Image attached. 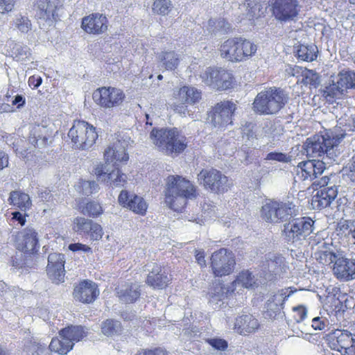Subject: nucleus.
<instances>
[{"mask_svg": "<svg viewBox=\"0 0 355 355\" xmlns=\"http://www.w3.org/2000/svg\"><path fill=\"white\" fill-rule=\"evenodd\" d=\"M164 202L175 211H181L189 200L197 196L196 187L180 175H169L166 178Z\"/></svg>", "mask_w": 355, "mask_h": 355, "instance_id": "nucleus-1", "label": "nucleus"}, {"mask_svg": "<svg viewBox=\"0 0 355 355\" xmlns=\"http://www.w3.org/2000/svg\"><path fill=\"white\" fill-rule=\"evenodd\" d=\"M340 138H336L333 132L327 130L324 135H315L308 138L304 144L306 155L310 157H321L324 156L329 159L335 160L339 152L338 146Z\"/></svg>", "mask_w": 355, "mask_h": 355, "instance_id": "nucleus-2", "label": "nucleus"}, {"mask_svg": "<svg viewBox=\"0 0 355 355\" xmlns=\"http://www.w3.org/2000/svg\"><path fill=\"white\" fill-rule=\"evenodd\" d=\"M288 100V95L282 89L270 87L257 94L252 108L254 112L259 114H275L285 106Z\"/></svg>", "mask_w": 355, "mask_h": 355, "instance_id": "nucleus-3", "label": "nucleus"}, {"mask_svg": "<svg viewBox=\"0 0 355 355\" xmlns=\"http://www.w3.org/2000/svg\"><path fill=\"white\" fill-rule=\"evenodd\" d=\"M150 137L158 150L167 155L179 154L187 147L186 137L176 128H154Z\"/></svg>", "mask_w": 355, "mask_h": 355, "instance_id": "nucleus-4", "label": "nucleus"}, {"mask_svg": "<svg viewBox=\"0 0 355 355\" xmlns=\"http://www.w3.org/2000/svg\"><path fill=\"white\" fill-rule=\"evenodd\" d=\"M219 50L223 58L237 62L252 57L257 51V46L244 37H235L225 40Z\"/></svg>", "mask_w": 355, "mask_h": 355, "instance_id": "nucleus-5", "label": "nucleus"}, {"mask_svg": "<svg viewBox=\"0 0 355 355\" xmlns=\"http://www.w3.org/2000/svg\"><path fill=\"white\" fill-rule=\"evenodd\" d=\"M315 221L310 217L293 218L284 224L282 231L284 239L288 243L297 245L313 232Z\"/></svg>", "mask_w": 355, "mask_h": 355, "instance_id": "nucleus-6", "label": "nucleus"}, {"mask_svg": "<svg viewBox=\"0 0 355 355\" xmlns=\"http://www.w3.org/2000/svg\"><path fill=\"white\" fill-rule=\"evenodd\" d=\"M68 136L73 146L80 150L91 148L98 138L96 128L85 121H75Z\"/></svg>", "mask_w": 355, "mask_h": 355, "instance_id": "nucleus-7", "label": "nucleus"}, {"mask_svg": "<svg viewBox=\"0 0 355 355\" xmlns=\"http://www.w3.org/2000/svg\"><path fill=\"white\" fill-rule=\"evenodd\" d=\"M329 180V178L325 175L320 180L313 182V187H319L318 189L316 188L317 191L311 198V204L313 209L321 210L330 207L337 197V187L331 184Z\"/></svg>", "mask_w": 355, "mask_h": 355, "instance_id": "nucleus-8", "label": "nucleus"}, {"mask_svg": "<svg viewBox=\"0 0 355 355\" xmlns=\"http://www.w3.org/2000/svg\"><path fill=\"white\" fill-rule=\"evenodd\" d=\"M295 211V205L293 202L270 201L262 207L261 215L266 222L277 223L289 219Z\"/></svg>", "mask_w": 355, "mask_h": 355, "instance_id": "nucleus-9", "label": "nucleus"}, {"mask_svg": "<svg viewBox=\"0 0 355 355\" xmlns=\"http://www.w3.org/2000/svg\"><path fill=\"white\" fill-rule=\"evenodd\" d=\"M198 180L206 189L215 193L227 192L232 186L228 178L215 168L202 169L198 175Z\"/></svg>", "mask_w": 355, "mask_h": 355, "instance_id": "nucleus-10", "label": "nucleus"}, {"mask_svg": "<svg viewBox=\"0 0 355 355\" xmlns=\"http://www.w3.org/2000/svg\"><path fill=\"white\" fill-rule=\"evenodd\" d=\"M270 6L272 16L282 24L295 21L301 10L299 0H271Z\"/></svg>", "mask_w": 355, "mask_h": 355, "instance_id": "nucleus-11", "label": "nucleus"}, {"mask_svg": "<svg viewBox=\"0 0 355 355\" xmlns=\"http://www.w3.org/2000/svg\"><path fill=\"white\" fill-rule=\"evenodd\" d=\"M236 110V105L232 101H224L218 103L208 114L210 123L218 130H223L232 124V116Z\"/></svg>", "mask_w": 355, "mask_h": 355, "instance_id": "nucleus-12", "label": "nucleus"}, {"mask_svg": "<svg viewBox=\"0 0 355 355\" xmlns=\"http://www.w3.org/2000/svg\"><path fill=\"white\" fill-rule=\"evenodd\" d=\"M200 77L207 85L218 90L230 88L234 79L232 73L223 68H207Z\"/></svg>", "mask_w": 355, "mask_h": 355, "instance_id": "nucleus-13", "label": "nucleus"}, {"mask_svg": "<svg viewBox=\"0 0 355 355\" xmlns=\"http://www.w3.org/2000/svg\"><path fill=\"white\" fill-rule=\"evenodd\" d=\"M262 268L265 272V279L272 281L282 277L287 272L288 266L281 254L270 252L265 255Z\"/></svg>", "mask_w": 355, "mask_h": 355, "instance_id": "nucleus-14", "label": "nucleus"}, {"mask_svg": "<svg viewBox=\"0 0 355 355\" xmlns=\"http://www.w3.org/2000/svg\"><path fill=\"white\" fill-rule=\"evenodd\" d=\"M235 259L231 251L225 248L214 252L211 257V266L214 274L218 277L228 275L234 270Z\"/></svg>", "mask_w": 355, "mask_h": 355, "instance_id": "nucleus-15", "label": "nucleus"}, {"mask_svg": "<svg viewBox=\"0 0 355 355\" xmlns=\"http://www.w3.org/2000/svg\"><path fill=\"white\" fill-rule=\"evenodd\" d=\"M125 94L120 89L112 87H103L93 94L94 101L105 108L119 106L123 101Z\"/></svg>", "mask_w": 355, "mask_h": 355, "instance_id": "nucleus-16", "label": "nucleus"}, {"mask_svg": "<svg viewBox=\"0 0 355 355\" xmlns=\"http://www.w3.org/2000/svg\"><path fill=\"white\" fill-rule=\"evenodd\" d=\"M325 169V164L322 160H308L301 162L295 168V181H313L317 180Z\"/></svg>", "mask_w": 355, "mask_h": 355, "instance_id": "nucleus-17", "label": "nucleus"}, {"mask_svg": "<svg viewBox=\"0 0 355 355\" xmlns=\"http://www.w3.org/2000/svg\"><path fill=\"white\" fill-rule=\"evenodd\" d=\"M15 243L17 248L24 253L33 254L40 248L38 233L32 227H27L19 232Z\"/></svg>", "mask_w": 355, "mask_h": 355, "instance_id": "nucleus-18", "label": "nucleus"}, {"mask_svg": "<svg viewBox=\"0 0 355 355\" xmlns=\"http://www.w3.org/2000/svg\"><path fill=\"white\" fill-rule=\"evenodd\" d=\"M73 230L80 235L89 236L94 241L101 239L103 234L99 224L84 217H76L74 219Z\"/></svg>", "mask_w": 355, "mask_h": 355, "instance_id": "nucleus-19", "label": "nucleus"}, {"mask_svg": "<svg viewBox=\"0 0 355 355\" xmlns=\"http://www.w3.org/2000/svg\"><path fill=\"white\" fill-rule=\"evenodd\" d=\"M118 202L122 207L141 216H144L148 209V205L142 197L130 193L125 190L121 191L118 197Z\"/></svg>", "mask_w": 355, "mask_h": 355, "instance_id": "nucleus-20", "label": "nucleus"}, {"mask_svg": "<svg viewBox=\"0 0 355 355\" xmlns=\"http://www.w3.org/2000/svg\"><path fill=\"white\" fill-rule=\"evenodd\" d=\"M64 255L60 253H51L48 257V265L46 266L47 275L53 282L57 284L64 282Z\"/></svg>", "mask_w": 355, "mask_h": 355, "instance_id": "nucleus-21", "label": "nucleus"}, {"mask_svg": "<svg viewBox=\"0 0 355 355\" xmlns=\"http://www.w3.org/2000/svg\"><path fill=\"white\" fill-rule=\"evenodd\" d=\"M334 276L341 282L355 279V259L348 258L342 254L336 266H333Z\"/></svg>", "mask_w": 355, "mask_h": 355, "instance_id": "nucleus-22", "label": "nucleus"}, {"mask_svg": "<svg viewBox=\"0 0 355 355\" xmlns=\"http://www.w3.org/2000/svg\"><path fill=\"white\" fill-rule=\"evenodd\" d=\"M354 335L348 330L335 329L327 335V340L329 347L339 352L341 355L345 354V350L349 347L354 340Z\"/></svg>", "mask_w": 355, "mask_h": 355, "instance_id": "nucleus-23", "label": "nucleus"}, {"mask_svg": "<svg viewBox=\"0 0 355 355\" xmlns=\"http://www.w3.org/2000/svg\"><path fill=\"white\" fill-rule=\"evenodd\" d=\"M99 295V290L96 283L91 280L80 282L74 288V298L83 303L93 302Z\"/></svg>", "mask_w": 355, "mask_h": 355, "instance_id": "nucleus-24", "label": "nucleus"}, {"mask_svg": "<svg viewBox=\"0 0 355 355\" xmlns=\"http://www.w3.org/2000/svg\"><path fill=\"white\" fill-rule=\"evenodd\" d=\"M107 17L99 13H93L82 20V28L87 33L99 35L107 30Z\"/></svg>", "mask_w": 355, "mask_h": 355, "instance_id": "nucleus-25", "label": "nucleus"}, {"mask_svg": "<svg viewBox=\"0 0 355 355\" xmlns=\"http://www.w3.org/2000/svg\"><path fill=\"white\" fill-rule=\"evenodd\" d=\"M343 252L336 249L333 244L323 241L319 243L317 251L315 252V259L322 264L336 266L337 260L341 257Z\"/></svg>", "mask_w": 355, "mask_h": 355, "instance_id": "nucleus-26", "label": "nucleus"}, {"mask_svg": "<svg viewBox=\"0 0 355 355\" xmlns=\"http://www.w3.org/2000/svg\"><path fill=\"white\" fill-rule=\"evenodd\" d=\"M60 6V0H37L36 15L39 19L51 24L56 20L57 10Z\"/></svg>", "mask_w": 355, "mask_h": 355, "instance_id": "nucleus-27", "label": "nucleus"}, {"mask_svg": "<svg viewBox=\"0 0 355 355\" xmlns=\"http://www.w3.org/2000/svg\"><path fill=\"white\" fill-rule=\"evenodd\" d=\"M128 141L125 139H118L116 141L105 150L104 156L107 162H113L114 166H117L118 162L125 163L128 159V154L125 153Z\"/></svg>", "mask_w": 355, "mask_h": 355, "instance_id": "nucleus-28", "label": "nucleus"}, {"mask_svg": "<svg viewBox=\"0 0 355 355\" xmlns=\"http://www.w3.org/2000/svg\"><path fill=\"white\" fill-rule=\"evenodd\" d=\"M170 281L171 277L168 276L165 270L162 269L161 266L154 264L148 275L146 284L153 288L162 289L167 286Z\"/></svg>", "mask_w": 355, "mask_h": 355, "instance_id": "nucleus-29", "label": "nucleus"}, {"mask_svg": "<svg viewBox=\"0 0 355 355\" xmlns=\"http://www.w3.org/2000/svg\"><path fill=\"white\" fill-rule=\"evenodd\" d=\"M259 327L258 320L252 314H243L236 318L234 330L241 335L256 331Z\"/></svg>", "mask_w": 355, "mask_h": 355, "instance_id": "nucleus-30", "label": "nucleus"}, {"mask_svg": "<svg viewBox=\"0 0 355 355\" xmlns=\"http://www.w3.org/2000/svg\"><path fill=\"white\" fill-rule=\"evenodd\" d=\"M117 294L121 301L127 304L134 303L141 295L140 285L137 282L127 283L117 288Z\"/></svg>", "mask_w": 355, "mask_h": 355, "instance_id": "nucleus-31", "label": "nucleus"}, {"mask_svg": "<svg viewBox=\"0 0 355 355\" xmlns=\"http://www.w3.org/2000/svg\"><path fill=\"white\" fill-rule=\"evenodd\" d=\"M233 291L234 288L232 286H226L220 283L213 284L208 293L209 303L216 309L220 306L218 303L227 297L229 293Z\"/></svg>", "mask_w": 355, "mask_h": 355, "instance_id": "nucleus-32", "label": "nucleus"}, {"mask_svg": "<svg viewBox=\"0 0 355 355\" xmlns=\"http://www.w3.org/2000/svg\"><path fill=\"white\" fill-rule=\"evenodd\" d=\"M204 34H216L217 33H228L231 31V24L223 18L210 19L205 26Z\"/></svg>", "mask_w": 355, "mask_h": 355, "instance_id": "nucleus-33", "label": "nucleus"}, {"mask_svg": "<svg viewBox=\"0 0 355 355\" xmlns=\"http://www.w3.org/2000/svg\"><path fill=\"white\" fill-rule=\"evenodd\" d=\"M8 200L10 205L17 207L23 211H26L32 206L30 196L21 191H13L10 192Z\"/></svg>", "mask_w": 355, "mask_h": 355, "instance_id": "nucleus-34", "label": "nucleus"}, {"mask_svg": "<svg viewBox=\"0 0 355 355\" xmlns=\"http://www.w3.org/2000/svg\"><path fill=\"white\" fill-rule=\"evenodd\" d=\"M6 45L12 48V56L18 62H24L29 60L31 55V49L27 46L16 43L12 40H8Z\"/></svg>", "mask_w": 355, "mask_h": 355, "instance_id": "nucleus-35", "label": "nucleus"}, {"mask_svg": "<svg viewBox=\"0 0 355 355\" xmlns=\"http://www.w3.org/2000/svg\"><path fill=\"white\" fill-rule=\"evenodd\" d=\"M257 279L249 270L241 271L236 279L232 282V287L234 290L236 286H241L246 288H253L258 286Z\"/></svg>", "mask_w": 355, "mask_h": 355, "instance_id": "nucleus-36", "label": "nucleus"}, {"mask_svg": "<svg viewBox=\"0 0 355 355\" xmlns=\"http://www.w3.org/2000/svg\"><path fill=\"white\" fill-rule=\"evenodd\" d=\"M60 334L72 341L73 345L75 342H78L87 335V329L83 326H70L60 330Z\"/></svg>", "mask_w": 355, "mask_h": 355, "instance_id": "nucleus-37", "label": "nucleus"}, {"mask_svg": "<svg viewBox=\"0 0 355 355\" xmlns=\"http://www.w3.org/2000/svg\"><path fill=\"white\" fill-rule=\"evenodd\" d=\"M59 338H53L49 346L51 351H54L60 354H67L71 349H72L73 345L72 341L69 340L64 336H62L59 332Z\"/></svg>", "mask_w": 355, "mask_h": 355, "instance_id": "nucleus-38", "label": "nucleus"}, {"mask_svg": "<svg viewBox=\"0 0 355 355\" xmlns=\"http://www.w3.org/2000/svg\"><path fill=\"white\" fill-rule=\"evenodd\" d=\"M350 119H352V115L348 116L345 114V116H341L338 120V124L334 130H329V132H333L334 134L336 135V138H340L339 144L347 132H353L352 123V121H349Z\"/></svg>", "mask_w": 355, "mask_h": 355, "instance_id": "nucleus-39", "label": "nucleus"}, {"mask_svg": "<svg viewBox=\"0 0 355 355\" xmlns=\"http://www.w3.org/2000/svg\"><path fill=\"white\" fill-rule=\"evenodd\" d=\"M3 138L8 146L12 147L17 156L22 159L29 160L30 157L32 156L31 151H28V149L19 147V143L24 142L22 139L10 134H6L3 136Z\"/></svg>", "mask_w": 355, "mask_h": 355, "instance_id": "nucleus-40", "label": "nucleus"}, {"mask_svg": "<svg viewBox=\"0 0 355 355\" xmlns=\"http://www.w3.org/2000/svg\"><path fill=\"white\" fill-rule=\"evenodd\" d=\"M336 83L345 94L349 89L355 88V73L343 70L338 74Z\"/></svg>", "mask_w": 355, "mask_h": 355, "instance_id": "nucleus-41", "label": "nucleus"}, {"mask_svg": "<svg viewBox=\"0 0 355 355\" xmlns=\"http://www.w3.org/2000/svg\"><path fill=\"white\" fill-rule=\"evenodd\" d=\"M178 96L182 102L193 104L201 98V92L194 87L184 86L180 89Z\"/></svg>", "mask_w": 355, "mask_h": 355, "instance_id": "nucleus-42", "label": "nucleus"}, {"mask_svg": "<svg viewBox=\"0 0 355 355\" xmlns=\"http://www.w3.org/2000/svg\"><path fill=\"white\" fill-rule=\"evenodd\" d=\"M101 331L107 337L120 335L123 331L121 322L117 320L107 319L101 324Z\"/></svg>", "mask_w": 355, "mask_h": 355, "instance_id": "nucleus-43", "label": "nucleus"}, {"mask_svg": "<svg viewBox=\"0 0 355 355\" xmlns=\"http://www.w3.org/2000/svg\"><path fill=\"white\" fill-rule=\"evenodd\" d=\"M166 70H174L179 64V55L175 51H162L158 56Z\"/></svg>", "mask_w": 355, "mask_h": 355, "instance_id": "nucleus-44", "label": "nucleus"}, {"mask_svg": "<svg viewBox=\"0 0 355 355\" xmlns=\"http://www.w3.org/2000/svg\"><path fill=\"white\" fill-rule=\"evenodd\" d=\"M295 289H292L291 287L285 288L279 290L277 293L271 295L267 300L268 302L279 305L281 308H284V302L291 296L295 292Z\"/></svg>", "mask_w": 355, "mask_h": 355, "instance_id": "nucleus-45", "label": "nucleus"}, {"mask_svg": "<svg viewBox=\"0 0 355 355\" xmlns=\"http://www.w3.org/2000/svg\"><path fill=\"white\" fill-rule=\"evenodd\" d=\"M317 46L314 44H300L297 51V55L300 59L304 61H313L317 58Z\"/></svg>", "mask_w": 355, "mask_h": 355, "instance_id": "nucleus-46", "label": "nucleus"}, {"mask_svg": "<svg viewBox=\"0 0 355 355\" xmlns=\"http://www.w3.org/2000/svg\"><path fill=\"white\" fill-rule=\"evenodd\" d=\"M107 183L114 187H119L123 185L126 182V175L122 173L118 167H115L114 169L110 172H107L105 176Z\"/></svg>", "mask_w": 355, "mask_h": 355, "instance_id": "nucleus-47", "label": "nucleus"}, {"mask_svg": "<svg viewBox=\"0 0 355 355\" xmlns=\"http://www.w3.org/2000/svg\"><path fill=\"white\" fill-rule=\"evenodd\" d=\"M338 84L333 81L332 84L325 87L322 92V96L329 102H333L335 98H340L345 94L344 92L340 89Z\"/></svg>", "mask_w": 355, "mask_h": 355, "instance_id": "nucleus-48", "label": "nucleus"}, {"mask_svg": "<svg viewBox=\"0 0 355 355\" xmlns=\"http://www.w3.org/2000/svg\"><path fill=\"white\" fill-rule=\"evenodd\" d=\"M40 128H35L30 134L28 141L35 148H43L46 146L48 138L46 136L42 135L40 133Z\"/></svg>", "mask_w": 355, "mask_h": 355, "instance_id": "nucleus-49", "label": "nucleus"}, {"mask_svg": "<svg viewBox=\"0 0 355 355\" xmlns=\"http://www.w3.org/2000/svg\"><path fill=\"white\" fill-rule=\"evenodd\" d=\"M103 208L100 203L95 201H90L83 207L81 212L84 215L92 218H96L103 214Z\"/></svg>", "mask_w": 355, "mask_h": 355, "instance_id": "nucleus-50", "label": "nucleus"}, {"mask_svg": "<svg viewBox=\"0 0 355 355\" xmlns=\"http://www.w3.org/2000/svg\"><path fill=\"white\" fill-rule=\"evenodd\" d=\"M302 82L304 85H309L315 88L320 83V76L313 70L304 69L302 71Z\"/></svg>", "mask_w": 355, "mask_h": 355, "instance_id": "nucleus-51", "label": "nucleus"}, {"mask_svg": "<svg viewBox=\"0 0 355 355\" xmlns=\"http://www.w3.org/2000/svg\"><path fill=\"white\" fill-rule=\"evenodd\" d=\"M51 353L46 344L34 342L26 347V355H51Z\"/></svg>", "mask_w": 355, "mask_h": 355, "instance_id": "nucleus-52", "label": "nucleus"}, {"mask_svg": "<svg viewBox=\"0 0 355 355\" xmlns=\"http://www.w3.org/2000/svg\"><path fill=\"white\" fill-rule=\"evenodd\" d=\"M172 7L170 0H156L153 5V10L158 15H166L168 14Z\"/></svg>", "mask_w": 355, "mask_h": 355, "instance_id": "nucleus-53", "label": "nucleus"}, {"mask_svg": "<svg viewBox=\"0 0 355 355\" xmlns=\"http://www.w3.org/2000/svg\"><path fill=\"white\" fill-rule=\"evenodd\" d=\"M265 309V317L267 318L275 319L284 315V313L282 312L283 308L268 301H266Z\"/></svg>", "mask_w": 355, "mask_h": 355, "instance_id": "nucleus-54", "label": "nucleus"}, {"mask_svg": "<svg viewBox=\"0 0 355 355\" xmlns=\"http://www.w3.org/2000/svg\"><path fill=\"white\" fill-rule=\"evenodd\" d=\"M244 6L248 10V15L250 18L258 17L261 11L260 0H245Z\"/></svg>", "mask_w": 355, "mask_h": 355, "instance_id": "nucleus-55", "label": "nucleus"}, {"mask_svg": "<svg viewBox=\"0 0 355 355\" xmlns=\"http://www.w3.org/2000/svg\"><path fill=\"white\" fill-rule=\"evenodd\" d=\"M265 159L268 161H277L282 163H289L292 161L293 156L290 154L274 151L268 153Z\"/></svg>", "mask_w": 355, "mask_h": 355, "instance_id": "nucleus-56", "label": "nucleus"}, {"mask_svg": "<svg viewBox=\"0 0 355 355\" xmlns=\"http://www.w3.org/2000/svg\"><path fill=\"white\" fill-rule=\"evenodd\" d=\"M81 192L85 196L92 195L98 190V185L95 181L83 180L80 182Z\"/></svg>", "mask_w": 355, "mask_h": 355, "instance_id": "nucleus-57", "label": "nucleus"}, {"mask_svg": "<svg viewBox=\"0 0 355 355\" xmlns=\"http://www.w3.org/2000/svg\"><path fill=\"white\" fill-rule=\"evenodd\" d=\"M15 26L21 32L27 33L31 28V23L28 17L24 16H18L15 21Z\"/></svg>", "mask_w": 355, "mask_h": 355, "instance_id": "nucleus-58", "label": "nucleus"}, {"mask_svg": "<svg viewBox=\"0 0 355 355\" xmlns=\"http://www.w3.org/2000/svg\"><path fill=\"white\" fill-rule=\"evenodd\" d=\"M293 317L297 323L304 321L307 316V309L304 306L299 305L293 307Z\"/></svg>", "mask_w": 355, "mask_h": 355, "instance_id": "nucleus-59", "label": "nucleus"}, {"mask_svg": "<svg viewBox=\"0 0 355 355\" xmlns=\"http://www.w3.org/2000/svg\"><path fill=\"white\" fill-rule=\"evenodd\" d=\"M207 343L217 350L224 351L227 348V342L222 338H211L207 340Z\"/></svg>", "mask_w": 355, "mask_h": 355, "instance_id": "nucleus-60", "label": "nucleus"}, {"mask_svg": "<svg viewBox=\"0 0 355 355\" xmlns=\"http://www.w3.org/2000/svg\"><path fill=\"white\" fill-rule=\"evenodd\" d=\"M328 324V320L323 317H315L311 321V326L315 330H324Z\"/></svg>", "mask_w": 355, "mask_h": 355, "instance_id": "nucleus-61", "label": "nucleus"}, {"mask_svg": "<svg viewBox=\"0 0 355 355\" xmlns=\"http://www.w3.org/2000/svg\"><path fill=\"white\" fill-rule=\"evenodd\" d=\"M108 169H106V166L103 164H97L94 169L95 175L97 176L98 180L105 181L106 173L108 172Z\"/></svg>", "mask_w": 355, "mask_h": 355, "instance_id": "nucleus-62", "label": "nucleus"}, {"mask_svg": "<svg viewBox=\"0 0 355 355\" xmlns=\"http://www.w3.org/2000/svg\"><path fill=\"white\" fill-rule=\"evenodd\" d=\"M15 0H0V13L10 12L12 10Z\"/></svg>", "mask_w": 355, "mask_h": 355, "instance_id": "nucleus-63", "label": "nucleus"}, {"mask_svg": "<svg viewBox=\"0 0 355 355\" xmlns=\"http://www.w3.org/2000/svg\"><path fill=\"white\" fill-rule=\"evenodd\" d=\"M137 355H167L166 350L157 347L154 349H142L138 352Z\"/></svg>", "mask_w": 355, "mask_h": 355, "instance_id": "nucleus-64", "label": "nucleus"}]
</instances>
